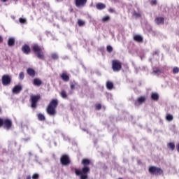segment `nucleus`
Masks as SVG:
<instances>
[{"mask_svg": "<svg viewBox=\"0 0 179 179\" xmlns=\"http://www.w3.org/2000/svg\"><path fill=\"white\" fill-rule=\"evenodd\" d=\"M151 99L152 100H157V93H154L151 95Z\"/></svg>", "mask_w": 179, "mask_h": 179, "instance_id": "2f4dec72", "label": "nucleus"}, {"mask_svg": "<svg viewBox=\"0 0 179 179\" xmlns=\"http://www.w3.org/2000/svg\"><path fill=\"white\" fill-rule=\"evenodd\" d=\"M14 1H19V0H14Z\"/></svg>", "mask_w": 179, "mask_h": 179, "instance_id": "8fccbe9b", "label": "nucleus"}, {"mask_svg": "<svg viewBox=\"0 0 179 179\" xmlns=\"http://www.w3.org/2000/svg\"><path fill=\"white\" fill-rule=\"evenodd\" d=\"M164 23V17H160L157 18V24H163Z\"/></svg>", "mask_w": 179, "mask_h": 179, "instance_id": "393cba45", "label": "nucleus"}, {"mask_svg": "<svg viewBox=\"0 0 179 179\" xmlns=\"http://www.w3.org/2000/svg\"><path fill=\"white\" fill-rule=\"evenodd\" d=\"M134 40L137 43H143V38L141 35H134Z\"/></svg>", "mask_w": 179, "mask_h": 179, "instance_id": "4468645a", "label": "nucleus"}, {"mask_svg": "<svg viewBox=\"0 0 179 179\" xmlns=\"http://www.w3.org/2000/svg\"><path fill=\"white\" fill-rule=\"evenodd\" d=\"M74 3L77 8H83L87 3V0H74Z\"/></svg>", "mask_w": 179, "mask_h": 179, "instance_id": "6e6552de", "label": "nucleus"}, {"mask_svg": "<svg viewBox=\"0 0 179 179\" xmlns=\"http://www.w3.org/2000/svg\"><path fill=\"white\" fill-rule=\"evenodd\" d=\"M19 79H20L21 80H23V79H24V73L23 72L20 73Z\"/></svg>", "mask_w": 179, "mask_h": 179, "instance_id": "c85d7f7f", "label": "nucleus"}, {"mask_svg": "<svg viewBox=\"0 0 179 179\" xmlns=\"http://www.w3.org/2000/svg\"><path fill=\"white\" fill-rule=\"evenodd\" d=\"M31 48L32 51L36 54L37 58L39 59H44V52H43V48H41L38 44L32 45Z\"/></svg>", "mask_w": 179, "mask_h": 179, "instance_id": "7ed1b4c3", "label": "nucleus"}, {"mask_svg": "<svg viewBox=\"0 0 179 179\" xmlns=\"http://www.w3.org/2000/svg\"><path fill=\"white\" fill-rule=\"evenodd\" d=\"M60 96L62 99H68V94H66V91L65 90L61 91Z\"/></svg>", "mask_w": 179, "mask_h": 179, "instance_id": "4be33fe9", "label": "nucleus"}, {"mask_svg": "<svg viewBox=\"0 0 179 179\" xmlns=\"http://www.w3.org/2000/svg\"><path fill=\"white\" fill-rule=\"evenodd\" d=\"M60 162L63 166H68V164H71V160L69 159V157L66 155H64L63 156H62Z\"/></svg>", "mask_w": 179, "mask_h": 179, "instance_id": "0eeeda50", "label": "nucleus"}, {"mask_svg": "<svg viewBox=\"0 0 179 179\" xmlns=\"http://www.w3.org/2000/svg\"><path fill=\"white\" fill-rule=\"evenodd\" d=\"M96 110H101V104L99 103L96 106Z\"/></svg>", "mask_w": 179, "mask_h": 179, "instance_id": "58836bf2", "label": "nucleus"}, {"mask_svg": "<svg viewBox=\"0 0 179 179\" xmlns=\"http://www.w3.org/2000/svg\"><path fill=\"white\" fill-rule=\"evenodd\" d=\"M108 12H109L110 13H115V10H114V9L112 8H110L108 9Z\"/></svg>", "mask_w": 179, "mask_h": 179, "instance_id": "4c0bfd02", "label": "nucleus"}, {"mask_svg": "<svg viewBox=\"0 0 179 179\" xmlns=\"http://www.w3.org/2000/svg\"><path fill=\"white\" fill-rule=\"evenodd\" d=\"M33 85L34 86H38L40 87L43 85V81L40 78H34L33 80Z\"/></svg>", "mask_w": 179, "mask_h": 179, "instance_id": "ddd939ff", "label": "nucleus"}, {"mask_svg": "<svg viewBox=\"0 0 179 179\" xmlns=\"http://www.w3.org/2000/svg\"><path fill=\"white\" fill-rule=\"evenodd\" d=\"M33 179H38V174L35 173L32 176Z\"/></svg>", "mask_w": 179, "mask_h": 179, "instance_id": "ea45409f", "label": "nucleus"}, {"mask_svg": "<svg viewBox=\"0 0 179 179\" xmlns=\"http://www.w3.org/2000/svg\"><path fill=\"white\" fill-rule=\"evenodd\" d=\"M3 39L2 38V36H0V43H3Z\"/></svg>", "mask_w": 179, "mask_h": 179, "instance_id": "79ce46f5", "label": "nucleus"}, {"mask_svg": "<svg viewBox=\"0 0 179 179\" xmlns=\"http://www.w3.org/2000/svg\"><path fill=\"white\" fill-rule=\"evenodd\" d=\"M96 8L98 10H103V9H106V4L103 3H97L96 4Z\"/></svg>", "mask_w": 179, "mask_h": 179, "instance_id": "2eb2a0df", "label": "nucleus"}, {"mask_svg": "<svg viewBox=\"0 0 179 179\" xmlns=\"http://www.w3.org/2000/svg\"><path fill=\"white\" fill-rule=\"evenodd\" d=\"M150 3L152 6L156 5L157 3V0H150Z\"/></svg>", "mask_w": 179, "mask_h": 179, "instance_id": "f704fd0d", "label": "nucleus"}, {"mask_svg": "<svg viewBox=\"0 0 179 179\" xmlns=\"http://www.w3.org/2000/svg\"><path fill=\"white\" fill-rule=\"evenodd\" d=\"M22 52H24V54H26L27 55H29V53L30 52L31 50H30V46H29L28 45H24L22 48Z\"/></svg>", "mask_w": 179, "mask_h": 179, "instance_id": "9b49d317", "label": "nucleus"}, {"mask_svg": "<svg viewBox=\"0 0 179 179\" xmlns=\"http://www.w3.org/2000/svg\"><path fill=\"white\" fill-rule=\"evenodd\" d=\"M157 17L155 18V21H157Z\"/></svg>", "mask_w": 179, "mask_h": 179, "instance_id": "09e8293b", "label": "nucleus"}, {"mask_svg": "<svg viewBox=\"0 0 179 179\" xmlns=\"http://www.w3.org/2000/svg\"><path fill=\"white\" fill-rule=\"evenodd\" d=\"M27 73L29 76H31V78H34V76H36V71L31 68H28L27 69Z\"/></svg>", "mask_w": 179, "mask_h": 179, "instance_id": "f8f14e48", "label": "nucleus"}, {"mask_svg": "<svg viewBox=\"0 0 179 179\" xmlns=\"http://www.w3.org/2000/svg\"><path fill=\"white\" fill-rule=\"evenodd\" d=\"M19 22H20V23L24 24V23H26V19L20 18Z\"/></svg>", "mask_w": 179, "mask_h": 179, "instance_id": "e433bc0d", "label": "nucleus"}, {"mask_svg": "<svg viewBox=\"0 0 179 179\" xmlns=\"http://www.w3.org/2000/svg\"><path fill=\"white\" fill-rule=\"evenodd\" d=\"M38 120L39 121H45V116L43 115V113H38Z\"/></svg>", "mask_w": 179, "mask_h": 179, "instance_id": "b1692460", "label": "nucleus"}, {"mask_svg": "<svg viewBox=\"0 0 179 179\" xmlns=\"http://www.w3.org/2000/svg\"><path fill=\"white\" fill-rule=\"evenodd\" d=\"M167 146L168 148L171 150H174V149H176V145L174 144V143H169Z\"/></svg>", "mask_w": 179, "mask_h": 179, "instance_id": "5701e85b", "label": "nucleus"}, {"mask_svg": "<svg viewBox=\"0 0 179 179\" xmlns=\"http://www.w3.org/2000/svg\"><path fill=\"white\" fill-rule=\"evenodd\" d=\"M145 100H146V98H145V96H140L137 99V103H138V104H142L143 103H145Z\"/></svg>", "mask_w": 179, "mask_h": 179, "instance_id": "412c9836", "label": "nucleus"}, {"mask_svg": "<svg viewBox=\"0 0 179 179\" xmlns=\"http://www.w3.org/2000/svg\"><path fill=\"white\" fill-rule=\"evenodd\" d=\"M52 59H58V55L57 53H52L51 55Z\"/></svg>", "mask_w": 179, "mask_h": 179, "instance_id": "bb28decb", "label": "nucleus"}, {"mask_svg": "<svg viewBox=\"0 0 179 179\" xmlns=\"http://www.w3.org/2000/svg\"><path fill=\"white\" fill-rule=\"evenodd\" d=\"M157 176H163V171L160 168H157Z\"/></svg>", "mask_w": 179, "mask_h": 179, "instance_id": "473e14b6", "label": "nucleus"}, {"mask_svg": "<svg viewBox=\"0 0 179 179\" xmlns=\"http://www.w3.org/2000/svg\"><path fill=\"white\" fill-rule=\"evenodd\" d=\"M1 2H8V0H0Z\"/></svg>", "mask_w": 179, "mask_h": 179, "instance_id": "37998d69", "label": "nucleus"}, {"mask_svg": "<svg viewBox=\"0 0 179 179\" xmlns=\"http://www.w3.org/2000/svg\"><path fill=\"white\" fill-rule=\"evenodd\" d=\"M78 24L80 27H82V26H85V21H83L82 20H78Z\"/></svg>", "mask_w": 179, "mask_h": 179, "instance_id": "a878e982", "label": "nucleus"}, {"mask_svg": "<svg viewBox=\"0 0 179 179\" xmlns=\"http://www.w3.org/2000/svg\"><path fill=\"white\" fill-rule=\"evenodd\" d=\"M3 119L0 118V128L1 127H3Z\"/></svg>", "mask_w": 179, "mask_h": 179, "instance_id": "a19ab883", "label": "nucleus"}, {"mask_svg": "<svg viewBox=\"0 0 179 179\" xmlns=\"http://www.w3.org/2000/svg\"><path fill=\"white\" fill-rule=\"evenodd\" d=\"M91 161L89 159H83L81 161V164L83 166L82 169H75V174L79 176L80 179H87L88 174L90 173V166Z\"/></svg>", "mask_w": 179, "mask_h": 179, "instance_id": "f257e3e1", "label": "nucleus"}, {"mask_svg": "<svg viewBox=\"0 0 179 179\" xmlns=\"http://www.w3.org/2000/svg\"><path fill=\"white\" fill-rule=\"evenodd\" d=\"M57 107H58V99H52L46 108L48 115L54 116L57 114Z\"/></svg>", "mask_w": 179, "mask_h": 179, "instance_id": "f03ea898", "label": "nucleus"}, {"mask_svg": "<svg viewBox=\"0 0 179 179\" xmlns=\"http://www.w3.org/2000/svg\"><path fill=\"white\" fill-rule=\"evenodd\" d=\"M106 51L108 52H113V47L111 45H108L106 47Z\"/></svg>", "mask_w": 179, "mask_h": 179, "instance_id": "cd10ccee", "label": "nucleus"}, {"mask_svg": "<svg viewBox=\"0 0 179 179\" xmlns=\"http://www.w3.org/2000/svg\"><path fill=\"white\" fill-rule=\"evenodd\" d=\"M22 85H15L13 88V93L14 94H18V93H20V92H22Z\"/></svg>", "mask_w": 179, "mask_h": 179, "instance_id": "9d476101", "label": "nucleus"}, {"mask_svg": "<svg viewBox=\"0 0 179 179\" xmlns=\"http://www.w3.org/2000/svg\"><path fill=\"white\" fill-rule=\"evenodd\" d=\"M173 73H179V69H178V67H175V68H173Z\"/></svg>", "mask_w": 179, "mask_h": 179, "instance_id": "c9c22d12", "label": "nucleus"}, {"mask_svg": "<svg viewBox=\"0 0 179 179\" xmlns=\"http://www.w3.org/2000/svg\"><path fill=\"white\" fill-rule=\"evenodd\" d=\"M166 118L167 121H173V117L172 115H167Z\"/></svg>", "mask_w": 179, "mask_h": 179, "instance_id": "c756f323", "label": "nucleus"}, {"mask_svg": "<svg viewBox=\"0 0 179 179\" xmlns=\"http://www.w3.org/2000/svg\"><path fill=\"white\" fill-rule=\"evenodd\" d=\"M133 16H134V17H141V13H137V12H134L133 13Z\"/></svg>", "mask_w": 179, "mask_h": 179, "instance_id": "72a5a7b5", "label": "nucleus"}, {"mask_svg": "<svg viewBox=\"0 0 179 179\" xmlns=\"http://www.w3.org/2000/svg\"><path fill=\"white\" fill-rule=\"evenodd\" d=\"M41 100V96L40 94L31 95L30 96V103L31 108H37V103Z\"/></svg>", "mask_w": 179, "mask_h": 179, "instance_id": "20e7f679", "label": "nucleus"}, {"mask_svg": "<svg viewBox=\"0 0 179 179\" xmlns=\"http://www.w3.org/2000/svg\"><path fill=\"white\" fill-rule=\"evenodd\" d=\"M60 76L64 82H69V76H68V74H66V73H62Z\"/></svg>", "mask_w": 179, "mask_h": 179, "instance_id": "dca6fc26", "label": "nucleus"}, {"mask_svg": "<svg viewBox=\"0 0 179 179\" xmlns=\"http://www.w3.org/2000/svg\"><path fill=\"white\" fill-rule=\"evenodd\" d=\"M112 69L113 72H120L122 69V64L120 60L114 59L112 61Z\"/></svg>", "mask_w": 179, "mask_h": 179, "instance_id": "39448f33", "label": "nucleus"}, {"mask_svg": "<svg viewBox=\"0 0 179 179\" xmlns=\"http://www.w3.org/2000/svg\"><path fill=\"white\" fill-rule=\"evenodd\" d=\"M27 179H31V177H30V176L27 177Z\"/></svg>", "mask_w": 179, "mask_h": 179, "instance_id": "a18cd8bd", "label": "nucleus"}, {"mask_svg": "<svg viewBox=\"0 0 179 179\" xmlns=\"http://www.w3.org/2000/svg\"><path fill=\"white\" fill-rule=\"evenodd\" d=\"M0 113H2V108L0 107Z\"/></svg>", "mask_w": 179, "mask_h": 179, "instance_id": "49530a36", "label": "nucleus"}, {"mask_svg": "<svg viewBox=\"0 0 179 179\" xmlns=\"http://www.w3.org/2000/svg\"><path fill=\"white\" fill-rule=\"evenodd\" d=\"M155 73H157V70L154 71Z\"/></svg>", "mask_w": 179, "mask_h": 179, "instance_id": "de8ad7c7", "label": "nucleus"}, {"mask_svg": "<svg viewBox=\"0 0 179 179\" xmlns=\"http://www.w3.org/2000/svg\"><path fill=\"white\" fill-rule=\"evenodd\" d=\"M76 86H78V83H76V81H71L70 83V88L71 90H75V87H76Z\"/></svg>", "mask_w": 179, "mask_h": 179, "instance_id": "aec40b11", "label": "nucleus"}, {"mask_svg": "<svg viewBox=\"0 0 179 179\" xmlns=\"http://www.w3.org/2000/svg\"><path fill=\"white\" fill-rule=\"evenodd\" d=\"M110 20V16L106 15L102 18V22H108Z\"/></svg>", "mask_w": 179, "mask_h": 179, "instance_id": "7c9ffc66", "label": "nucleus"}, {"mask_svg": "<svg viewBox=\"0 0 179 179\" xmlns=\"http://www.w3.org/2000/svg\"><path fill=\"white\" fill-rule=\"evenodd\" d=\"M1 82L3 86H9L12 83V77L8 74H4L1 77Z\"/></svg>", "mask_w": 179, "mask_h": 179, "instance_id": "423d86ee", "label": "nucleus"}, {"mask_svg": "<svg viewBox=\"0 0 179 179\" xmlns=\"http://www.w3.org/2000/svg\"><path fill=\"white\" fill-rule=\"evenodd\" d=\"M150 174H155L157 172V167L156 166H150L148 169Z\"/></svg>", "mask_w": 179, "mask_h": 179, "instance_id": "f3484780", "label": "nucleus"}, {"mask_svg": "<svg viewBox=\"0 0 179 179\" xmlns=\"http://www.w3.org/2000/svg\"><path fill=\"white\" fill-rule=\"evenodd\" d=\"M3 127L6 128V129L9 130L12 128V120L9 119H6L3 120Z\"/></svg>", "mask_w": 179, "mask_h": 179, "instance_id": "1a4fd4ad", "label": "nucleus"}, {"mask_svg": "<svg viewBox=\"0 0 179 179\" xmlns=\"http://www.w3.org/2000/svg\"><path fill=\"white\" fill-rule=\"evenodd\" d=\"M106 87L108 90H112L114 88V84L111 81L106 83Z\"/></svg>", "mask_w": 179, "mask_h": 179, "instance_id": "a211bd4d", "label": "nucleus"}, {"mask_svg": "<svg viewBox=\"0 0 179 179\" xmlns=\"http://www.w3.org/2000/svg\"><path fill=\"white\" fill-rule=\"evenodd\" d=\"M177 150L179 152V144L177 145Z\"/></svg>", "mask_w": 179, "mask_h": 179, "instance_id": "c03bdc74", "label": "nucleus"}, {"mask_svg": "<svg viewBox=\"0 0 179 179\" xmlns=\"http://www.w3.org/2000/svg\"><path fill=\"white\" fill-rule=\"evenodd\" d=\"M8 47H13L15 45V38H10L8 41Z\"/></svg>", "mask_w": 179, "mask_h": 179, "instance_id": "6ab92c4d", "label": "nucleus"}]
</instances>
